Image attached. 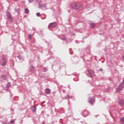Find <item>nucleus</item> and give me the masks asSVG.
<instances>
[{
    "mask_svg": "<svg viewBox=\"0 0 124 124\" xmlns=\"http://www.w3.org/2000/svg\"><path fill=\"white\" fill-rule=\"evenodd\" d=\"M42 103V104H43V103H45V101H43Z\"/></svg>",
    "mask_w": 124,
    "mask_h": 124,
    "instance_id": "f704fd0d",
    "label": "nucleus"
},
{
    "mask_svg": "<svg viewBox=\"0 0 124 124\" xmlns=\"http://www.w3.org/2000/svg\"><path fill=\"white\" fill-rule=\"evenodd\" d=\"M7 63V60L5 59V58L3 57L2 59L0 60V64L2 66H5Z\"/></svg>",
    "mask_w": 124,
    "mask_h": 124,
    "instance_id": "f03ea898",
    "label": "nucleus"
},
{
    "mask_svg": "<svg viewBox=\"0 0 124 124\" xmlns=\"http://www.w3.org/2000/svg\"><path fill=\"white\" fill-rule=\"evenodd\" d=\"M40 33H41V34H42V33H43L42 30L40 31Z\"/></svg>",
    "mask_w": 124,
    "mask_h": 124,
    "instance_id": "7c9ffc66",
    "label": "nucleus"
},
{
    "mask_svg": "<svg viewBox=\"0 0 124 124\" xmlns=\"http://www.w3.org/2000/svg\"><path fill=\"white\" fill-rule=\"evenodd\" d=\"M31 110L33 113H36V106H32L31 107Z\"/></svg>",
    "mask_w": 124,
    "mask_h": 124,
    "instance_id": "6e6552de",
    "label": "nucleus"
},
{
    "mask_svg": "<svg viewBox=\"0 0 124 124\" xmlns=\"http://www.w3.org/2000/svg\"><path fill=\"white\" fill-rule=\"evenodd\" d=\"M15 121H16V119H14V120H12V121H11L10 122V123L11 124H14V122H15Z\"/></svg>",
    "mask_w": 124,
    "mask_h": 124,
    "instance_id": "412c9836",
    "label": "nucleus"
},
{
    "mask_svg": "<svg viewBox=\"0 0 124 124\" xmlns=\"http://www.w3.org/2000/svg\"><path fill=\"white\" fill-rule=\"evenodd\" d=\"M45 93L46 94H50V93H51V90L49 88L46 89Z\"/></svg>",
    "mask_w": 124,
    "mask_h": 124,
    "instance_id": "9b49d317",
    "label": "nucleus"
},
{
    "mask_svg": "<svg viewBox=\"0 0 124 124\" xmlns=\"http://www.w3.org/2000/svg\"><path fill=\"white\" fill-rule=\"evenodd\" d=\"M10 87H11V83L10 82H8L5 87V89H6V90H8Z\"/></svg>",
    "mask_w": 124,
    "mask_h": 124,
    "instance_id": "2eb2a0df",
    "label": "nucleus"
},
{
    "mask_svg": "<svg viewBox=\"0 0 124 124\" xmlns=\"http://www.w3.org/2000/svg\"><path fill=\"white\" fill-rule=\"evenodd\" d=\"M33 0H28V1L30 2V3H31V2H33Z\"/></svg>",
    "mask_w": 124,
    "mask_h": 124,
    "instance_id": "393cba45",
    "label": "nucleus"
},
{
    "mask_svg": "<svg viewBox=\"0 0 124 124\" xmlns=\"http://www.w3.org/2000/svg\"><path fill=\"white\" fill-rule=\"evenodd\" d=\"M35 69V68H34V66L33 65H31L29 67V70L30 72H31V73H34Z\"/></svg>",
    "mask_w": 124,
    "mask_h": 124,
    "instance_id": "39448f33",
    "label": "nucleus"
},
{
    "mask_svg": "<svg viewBox=\"0 0 124 124\" xmlns=\"http://www.w3.org/2000/svg\"><path fill=\"white\" fill-rule=\"evenodd\" d=\"M123 85H122L121 84H120L118 88L116 89L117 92H120V91H122V90H123Z\"/></svg>",
    "mask_w": 124,
    "mask_h": 124,
    "instance_id": "ddd939ff",
    "label": "nucleus"
},
{
    "mask_svg": "<svg viewBox=\"0 0 124 124\" xmlns=\"http://www.w3.org/2000/svg\"><path fill=\"white\" fill-rule=\"evenodd\" d=\"M25 13H26V14H29V13H30V10H29L28 8L25 9Z\"/></svg>",
    "mask_w": 124,
    "mask_h": 124,
    "instance_id": "f3484780",
    "label": "nucleus"
},
{
    "mask_svg": "<svg viewBox=\"0 0 124 124\" xmlns=\"http://www.w3.org/2000/svg\"><path fill=\"white\" fill-rule=\"evenodd\" d=\"M71 6L74 9H76V10H81L82 9L83 6L82 5H80L77 3H74L71 5Z\"/></svg>",
    "mask_w": 124,
    "mask_h": 124,
    "instance_id": "f257e3e1",
    "label": "nucleus"
},
{
    "mask_svg": "<svg viewBox=\"0 0 124 124\" xmlns=\"http://www.w3.org/2000/svg\"><path fill=\"white\" fill-rule=\"evenodd\" d=\"M41 19H42V20H44L45 19H46V16H45V18H42V17H41Z\"/></svg>",
    "mask_w": 124,
    "mask_h": 124,
    "instance_id": "2f4dec72",
    "label": "nucleus"
},
{
    "mask_svg": "<svg viewBox=\"0 0 124 124\" xmlns=\"http://www.w3.org/2000/svg\"><path fill=\"white\" fill-rule=\"evenodd\" d=\"M88 102L91 104V105H93V104L95 102V99L93 97H89Z\"/></svg>",
    "mask_w": 124,
    "mask_h": 124,
    "instance_id": "7ed1b4c3",
    "label": "nucleus"
},
{
    "mask_svg": "<svg viewBox=\"0 0 124 124\" xmlns=\"http://www.w3.org/2000/svg\"><path fill=\"white\" fill-rule=\"evenodd\" d=\"M68 105H70V102H69V100H68Z\"/></svg>",
    "mask_w": 124,
    "mask_h": 124,
    "instance_id": "72a5a7b5",
    "label": "nucleus"
},
{
    "mask_svg": "<svg viewBox=\"0 0 124 124\" xmlns=\"http://www.w3.org/2000/svg\"><path fill=\"white\" fill-rule=\"evenodd\" d=\"M28 38L30 39H31L32 38L31 37V34H30L28 35Z\"/></svg>",
    "mask_w": 124,
    "mask_h": 124,
    "instance_id": "b1692460",
    "label": "nucleus"
},
{
    "mask_svg": "<svg viewBox=\"0 0 124 124\" xmlns=\"http://www.w3.org/2000/svg\"><path fill=\"white\" fill-rule=\"evenodd\" d=\"M17 58H18V59L19 60V61H21V60H22V55H18L17 56Z\"/></svg>",
    "mask_w": 124,
    "mask_h": 124,
    "instance_id": "6ab92c4d",
    "label": "nucleus"
},
{
    "mask_svg": "<svg viewBox=\"0 0 124 124\" xmlns=\"http://www.w3.org/2000/svg\"><path fill=\"white\" fill-rule=\"evenodd\" d=\"M2 124H7V120H6L5 122H2Z\"/></svg>",
    "mask_w": 124,
    "mask_h": 124,
    "instance_id": "c85d7f7f",
    "label": "nucleus"
},
{
    "mask_svg": "<svg viewBox=\"0 0 124 124\" xmlns=\"http://www.w3.org/2000/svg\"><path fill=\"white\" fill-rule=\"evenodd\" d=\"M70 54L71 55H72V53H71V52H70Z\"/></svg>",
    "mask_w": 124,
    "mask_h": 124,
    "instance_id": "e433bc0d",
    "label": "nucleus"
},
{
    "mask_svg": "<svg viewBox=\"0 0 124 124\" xmlns=\"http://www.w3.org/2000/svg\"><path fill=\"white\" fill-rule=\"evenodd\" d=\"M20 10H19V9H15V12H16V13H19Z\"/></svg>",
    "mask_w": 124,
    "mask_h": 124,
    "instance_id": "4be33fe9",
    "label": "nucleus"
},
{
    "mask_svg": "<svg viewBox=\"0 0 124 124\" xmlns=\"http://www.w3.org/2000/svg\"><path fill=\"white\" fill-rule=\"evenodd\" d=\"M0 80L1 82L2 81H6L7 80V75L6 74H2L0 77Z\"/></svg>",
    "mask_w": 124,
    "mask_h": 124,
    "instance_id": "20e7f679",
    "label": "nucleus"
},
{
    "mask_svg": "<svg viewBox=\"0 0 124 124\" xmlns=\"http://www.w3.org/2000/svg\"><path fill=\"white\" fill-rule=\"evenodd\" d=\"M99 71H100V72H102V71H103V69L100 68L99 69Z\"/></svg>",
    "mask_w": 124,
    "mask_h": 124,
    "instance_id": "cd10ccee",
    "label": "nucleus"
},
{
    "mask_svg": "<svg viewBox=\"0 0 124 124\" xmlns=\"http://www.w3.org/2000/svg\"><path fill=\"white\" fill-rule=\"evenodd\" d=\"M97 116H98V115H95V117L96 118H97Z\"/></svg>",
    "mask_w": 124,
    "mask_h": 124,
    "instance_id": "c9c22d12",
    "label": "nucleus"
},
{
    "mask_svg": "<svg viewBox=\"0 0 124 124\" xmlns=\"http://www.w3.org/2000/svg\"><path fill=\"white\" fill-rule=\"evenodd\" d=\"M120 122L122 124H124V117L121 119Z\"/></svg>",
    "mask_w": 124,
    "mask_h": 124,
    "instance_id": "aec40b11",
    "label": "nucleus"
},
{
    "mask_svg": "<svg viewBox=\"0 0 124 124\" xmlns=\"http://www.w3.org/2000/svg\"><path fill=\"white\" fill-rule=\"evenodd\" d=\"M37 2L38 3H41L42 0H36Z\"/></svg>",
    "mask_w": 124,
    "mask_h": 124,
    "instance_id": "a878e982",
    "label": "nucleus"
},
{
    "mask_svg": "<svg viewBox=\"0 0 124 124\" xmlns=\"http://www.w3.org/2000/svg\"><path fill=\"white\" fill-rule=\"evenodd\" d=\"M47 6L45 4H39V8L42 9L43 8H46Z\"/></svg>",
    "mask_w": 124,
    "mask_h": 124,
    "instance_id": "9d476101",
    "label": "nucleus"
},
{
    "mask_svg": "<svg viewBox=\"0 0 124 124\" xmlns=\"http://www.w3.org/2000/svg\"><path fill=\"white\" fill-rule=\"evenodd\" d=\"M68 98H73V96H70L69 95H67L64 97H62V99L64 100V99H68Z\"/></svg>",
    "mask_w": 124,
    "mask_h": 124,
    "instance_id": "1a4fd4ad",
    "label": "nucleus"
},
{
    "mask_svg": "<svg viewBox=\"0 0 124 124\" xmlns=\"http://www.w3.org/2000/svg\"><path fill=\"white\" fill-rule=\"evenodd\" d=\"M88 73L90 75V78H93V72L92 70H88Z\"/></svg>",
    "mask_w": 124,
    "mask_h": 124,
    "instance_id": "f8f14e48",
    "label": "nucleus"
},
{
    "mask_svg": "<svg viewBox=\"0 0 124 124\" xmlns=\"http://www.w3.org/2000/svg\"><path fill=\"white\" fill-rule=\"evenodd\" d=\"M62 40H63V41H65V40H66V37H64Z\"/></svg>",
    "mask_w": 124,
    "mask_h": 124,
    "instance_id": "bb28decb",
    "label": "nucleus"
},
{
    "mask_svg": "<svg viewBox=\"0 0 124 124\" xmlns=\"http://www.w3.org/2000/svg\"><path fill=\"white\" fill-rule=\"evenodd\" d=\"M119 103L120 104V105H124V100L122 99L120 101Z\"/></svg>",
    "mask_w": 124,
    "mask_h": 124,
    "instance_id": "a211bd4d",
    "label": "nucleus"
},
{
    "mask_svg": "<svg viewBox=\"0 0 124 124\" xmlns=\"http://www.w3.org/2000/svg\"><path fill=\"white\" fill-rule=\"evenodd\" d=\"M90 25L91 27H92V28H93L95 26V24L93 22H91L90 23Z\"/></svg>",
    "mask_w": 124,
    "mask_h": 124,
    "instance_id": "dca6fc26",
    "label": "nucleus"
},
{
    "mask_svg": "<svg viewBox=\"0 0 124 124\" xmlns=\"http://www.w3.org/2000/svg\"><path fill=\"white\" fill-rule=\"evenodd\" d=\"M6 16L8 17V20H12V16H11V15L9 12L6 13Z\"/></svg>",
    "mask_w": 124,
    "mask_h": 124,
    "instance_id": "0eeeda50",
    "label": "nucleus"
},
{
    "mask_svg": "<svg viewBox=\"0 0 124 124\" xmlns=\"http://www.w3.org/2000/svg\"><path fill=\"white\" fill-rule=\"evenodd\" d=\"M47 71V69L46 68H44V72H46Z\"/></svg>",
    "mask_w": 124,
    "mask_h": 124,
    "instance_id": "c756f323",
    "label": "nucleus"
},
{
    "mask_svg": "<svg viewBox=\"0 0 124 124\" xmlns=\"http://www.w3.org/2000/svg\"><path fill=\"white\" fill-rule=\"evenodd\" d=\"M83 115H85L86 117L90 115V112L87 110H84L83 111Z\"/></svg>",
    "mask_w": 124,
    "mask_h": 124,
    "instance_id": "4468645a",
    "label": "nucleus"
},
{
    "mask_svg": "<svg viewBox=\"0 0 124 124\" xmlns=\"http://www.w3.org/2000/svg\"><path fill=\"white\" fill-rule=\"evenodd\" d=\"M36 15H37V17H40V16H41V15L40 14V13H37L36 14Z\"/></svg>",
    "mask_w": 124,
    "mask_h": 124,
    "instance_id": "5701e85b",
    "label": "nucleus"
},
{
    "mask_svg": "<svg viewBox=\"0 0 124 124\" xmlns=\"http://www.w3.org/2000/svg\"><path fill=\"white\" fill-rule=\"evenodd\" d=\"M62 92H63V93H65V90H62Z\"/></svg>",
    "mask_w": 124,
    "mask_h": 124,
    "instance_id": "473e14b6",
    "label": "nucleus"
},
{
    "mask_svg": "<svg viewBox=\"0 0 124 124\" xmlns=\"http://www.w3.org/2000/svg\"><path fill=\"white\" fill-rule=\"evenodd\" d=\"M56 26H57V24L56 23V22H52L49 24L48 28L52 29L53 28H55Z\"/></svg>",
    "mask_w": 124,
    "mask_h": 124,
    "instance_id": "423d86ee",
    "label": "nucleus"
}]
</instances>
